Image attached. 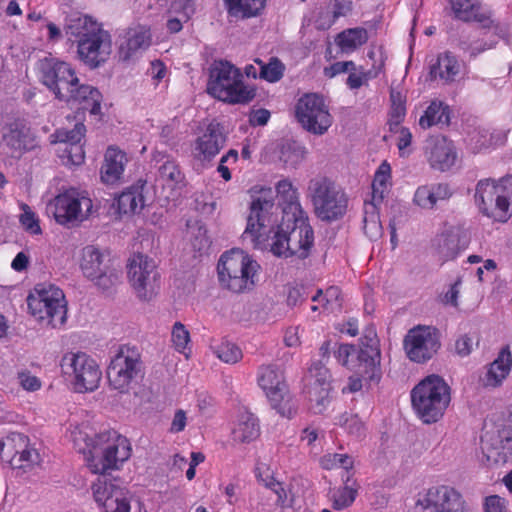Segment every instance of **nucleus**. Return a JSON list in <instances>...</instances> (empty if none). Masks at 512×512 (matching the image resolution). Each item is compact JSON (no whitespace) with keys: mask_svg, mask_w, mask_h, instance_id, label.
I'll return each instance as SVG.
<instances>
[{"mask_svg":"<svg viewBox=\"0 0 512 512\" xmlns=\"http://www.w3.org/2000/svg\"><path fill=\"white\" fill-rule=\"evenodd\" d=\"M39 454L35 449L29 448L28 445L21 449L18 455L13 456V458L8 461L12 468L15 469H26L32 467L34 464L38 463Z\"/></svg>","mask_w":512,"mask_h":512,"instance_id":"obj_52","label":"nucleus"},{"mask_svg":"<svg viewBox=\"0 0 512 512\" xmlns=\"http://www.w3.org/2000/svg\"><path fill=\"white\" fill-rule=\"evenodd\" d=\"M336 424L345 428L349 434L358 437L361 436L364 431V425L356 415H350L348 413L342 414L338 417Z\"/></svg>","mask_w":512,"mask_h":512,"instance_id":"obj_55","label":"nucleus"},{"mask_svg":"<svg viewBox=\"0 0 512 512\" xmlns=\"http://www.w3.org/2000/svg\"><path fill=\"white\" fill-rule=\"evenodd\" d=\"M313 302L320 303L325 309L330 311H337L341 309V292L336 286H331L323 292L318 290L314 296H312Z\"/></svg>","mask_w":512,"mask_h":512,"instance_id":"obj_47","label":"nucleus"},{"mask_svg":"<svg viewBox=\"0 0 512 512\" xmlns=\"http://www.w3.org/2000/svg\"><path fill=\"white\" fill-rule=\"evenodd\" d=\"M277 211L278 207L272 197L260 195L253 199L243 239H249L254 247L263 244L278 221Z\"/></svg>","mask_w":512,"mask_h":512,"instance_id":"obj_13","label":"nucleus"},{"mask_svg":"<svg viewBox=\"0 0 512 512\" xmlns=\"http://www.w3.org/2000/svg\"><path fill=\"white\" fill-rule=\"evenodd\" d=\"M226 137L218 123H210L194 142L192 154L200 162L211 161L224 147Z\"/></svg>","mask_w":512,"mask_h":512,"instance_id":"obj_23","label":"nucleus"},{"mask_svg":"<svg viewBox=\"0 0 512 512\" xmlns=\"http://www.w3.org/2000/svg\"><path fill=\"white\" fill-rule=\"evenodd\" d=\"M0 153L11 158H20L34 149L37 141L31 129L20 119H9L0 128Z\"/></svg>","mask_w":512,"mask_h":512,"instance_id":"obj_19","label":"nucleus"},{"mask_svg":"<svg viewBox=\"0 0 512 512\" xmlns=\"http://www.w3.org/2000/svg\"><path fill=\"white\" fill-rule=\"evenodd\" d=\"M142 370L139 350L134 346H120L107 368L109 385L120 393H126L132 383L141 377Z\"/></svg>","mask_w":512,"mask_h":512,"instance_id":"obj_11","label":"nucleus"},{"mask_svg":"<svg viewBox=\"0 0 512 512\" xmlns=\"http://www.w3.org/2000/svg\"><path fill=\"white\" fill-rule=\"evenodd\" d=\"M356 71V66L353 61L336 62L330 67L324 69L325 76L332 78L338 74Z\"/></svg>","mask_w":512,"mask_h":512,"instance_id":"obj_61","label":"nucleus"},{"mask_svg":"<svg viewBox=\"0 0 512 512\" xmlns=\"http://www.w3.org/2000/svg\"><path fill=\"white\" fill-rule=\"evenodd\" d=\"M378 204L365 202L363 209V229L371 240H377L382 236L383 229L379 216Z\"/></svg>","mask_w":512,"mask_h":512,"instance_id":"obj_37","label":"nucleus"},{"mask_svg":"<svg viewBox=\"0 0 512 512\" xmlns=\"http://www.w3.org/2000/svg\"><path fill=\"white\" fill-rule=\"evenodd\" d=\"M128 279L141 300H151L159 289V273L155 262L141 253L134 254L128 261Z\"/></svg>","mask_w":512,"mask_h":512,"instance_id":"obj_18","label":"nucleus"},{"mask_svg":"<svg viewBox=\"0 0 512 512\" xmlns=\"http://www.w3.org/2000/svg\"><path fill=\"white\" fill-rule=\"evenodd\" d=\"M267 0H223L230 22L244 21L262 14Z\"/></svg>","mask_w":512,"mask_h":512,"instance_id":"obj_28","label":"nucleus"},{"mask_svg":"<svg viewBox=\"0 0 512 512\" xmlns=\"http://www.w3.org/2000/svg\"><path fill=\"white\" fill-rule=\"evenodd\" d=\"M398 98H399L398 104L391 106L390 118H389V122H388L391 131L399 130V128H400L399 125L403 121L405 113H406V108L401 99V94H398Z\"/></svg>","mask_w":512,"mask_h":512,"instance_id":"obj_58","label":"nucleus"},{"mask_svg":"<svg viewBox=\"0 0 512 512\" xmlns=\"http://www.w3.org/2000/svg\"><path fill=\"white\" fill-rule=\"evenodd\" d=\"M188 233L191 236V243L195 250L204 251L210 245L207 229L199 221L188 222Z\"/></svg>","mask_w":512,"mask_h":512,"instance_id":"obj_50","label":"nucleus"},{"mask_svg":"<svg viewBox=\"0 0 512 512\" xmlns=\"http://www.w3.org/2000/svg\"><path fill=\"white\" fill-rule=\"evenodd\" d=\"M486 512H508L505 499L498 495L486 498Z\"/></svg>","mask_w":512,"mask_h":512,"instance_id":"obj_64","label":"nucleus"},{"mask_svg":"<svg viewBox=\"0 0 512 512\" xmlns=\"http://www.w3.org/2000/svg\"><path fill=\"white\" fill-rule=\"evenodd\" d=\"M451 401L449 385L438 375H430L411 391V402L417 416L425 423L437 422Z\"/></svg>","mask_w":512,"mask_h":512,"instance_id":"obj_5","label":"nucleus"},{"mask_svg":"<svg viewBox=\"0 0 512 512\" xmlns=\"http://www.w3.org/2000/svg\"><path fill=\"white\" fill-rule=\"evenodd\" d=\"M306 149L297 142H286L280 151V160L288 167L296 168L306 157Z\"/></svg>","mask_w":512,"mask_h":512,"instance_id":"obj_43","label":"nucleus"},{"mask_svg":"<svg viewBox=\"0 0 512 512\" xmlns=\"http://www.w3.org/2000/svg\"><path fill=\"white\" fill-rule=\"evenodd\" d=\"M260 265L240 249L225 252L217 265L221 286L234 293L251 291L258 281Z\"/></svg>","mask_w":512,"mask_h":512,"instance_id":"obj_4","label":"nucleus"},{"mask_svg":"<svg viewBox=\"0 0 512 512\" xmlns=\"http://www.w3.org/2000/svg\"><path fill=\"white\" fill-rule=\"evenodd\" d=\"M473 346V338L468 335H462L455 342V351L459 356L465 357L472 352Z\"/></svg>","mask_w":512,"mask_h":512,"instance_id":"obj_63","label":"nucleus"},{"mask_svg":"<svg viewBox=\"0 0 512 512\" xmlns=\"http://www.w3.org/2000/svg\"><path fill=\"white\" fill-rule=\"evenodd\" d=\"M368 40L367 30L364 28H352L341 32L337 42L343 51H351L365 44Z\"/></svg>","mask_w":512,"mask_h":512,"instance_id":"obj_42","label":"nucleus"},{"mask_svg":"<svg viewBox=\"0 0 512 512\" xmlns=\"http://www.w3.org/2000/svg\"><path fill=\"white\" fill-rule=\"evenodd\" d=\"M512 366V355L508 347L503 348L498 357L490 364L482 383L487 387L498 386L509 374Z\"/></svg>","mask_w":512,"mask_h":512,"instance_id":"obj_31","label":"nucleus"},{"mask_svg":"<svg viewBox=\"0 0 512 512\" xmlns=\"http://www.w3.org/2000/svg\"><path fill=\"white\" fill-rule=\"evenodd\" d=\"M500 193L512 196V175L501 178L498 183L491 179L480 180L475 190V202L479 210L481 211L483 206L492 205Z\"/></svg>","mask_w":512,"mask_h":512,"instance_id":"obj_26","label":"nucleus"},{"mask_svg":"<svg viewBox=\"0 0 512 512\" xmlns=\"http://www.w3.org/2000/svg\"><path fill=\"white\" fill-rule=\"evenodd\" d=\"M453 192L446 183H430L419 186L413 196V204L424 210H433L439 201L448 200Z\"/></svg>","mask_w":512,"mask_h":512,"instance_id":"obj_25","label":"nucleus"},{"mask_svg":"<svg viewBox=\"0 0 512 512\" xmlns=\"http://www.w3.org/2000/svg\"><path fill=\"white\" fill-rule=\"evenodd\" d=\"M65 34L77 42L79 60L90 69L104 65L112 53L111 34L88 15L73 14L67 19Z\"/></svg>","mask_w":512,"mask_h":512,"instance_id":"obj_3","label":"nucleus"},{"mask_svg":"<svg viewBox=\"0 0 512 512\" xmlns=\"http://www.w3.org/2000/svg\"><path fill=\"white\" fill-rule=\"evenodd\" d=\"M460 64L455 56L444 53L438 56L435 64L430 67V76L434 80L450 83L459 74Z\"/></svg>","mask_w":512,"mask_h":512,"instance_id":"obj_33","label":"nucleus"},{"mask_svg":"<svg viewBox=\"0 0 512 512\" xmlns=\"http://www.w3.org/2000/svg\"><path fill=\"white\" fill-rule=\"evenodd\" d=\"M295 115L302 128L314 135L325 134L333 122L323 97L316 93H307L298 100Z\"/></svg>","mask_w":512,"mask_h":512,"instance_id":"obj_16","label":"nucleus"},{"mask_svg":"<svg viewBox=\"0 0 512 512\" xmlns=\"http://www.w3.org/2000/svg\"><path fill=\"white\" fill-rule=\"evenodd\" d=\"M276 191L284 205L282 208L284 218L290 219L297 215L305 214L299 203L297 190L290 181L286 179L279 181L276 185Z\"/></svg>","mask_w":512,"mask_h":512,"instance_id":"obj_32","label":"nucleus"},{"mask_svg":"<svg viewBox=\"0 0 512 512\" xmlns=\"http://www.w3.org/2000/svg\"><path fill=\"white\" fill-rule=\"evenodd\" d=\"M481 449L488 464L504 463L507 460L505 445L499 437L488 438L486 434L481 438Z\"/></svg>","mask_w":512,"mask_h":512,"instance_id":"obj_40","label":"nucleus"},{"mask_svg":"<svg viewBox=\"0 0 512 512\" xmlns=\"http://www.w3.org/2000/svg\"><path fill=\"white\" fill-rule=\"evenodd\" d=\"M357 363L351 360L350 368L354 374L348 378L347 385L342 388V393H356L365 384L378 383L381 378L380 351L378 349L375 333L370 331L360 340Z\"/></svg>","mask_w":512,"mask_h":512,"instance_id":"obj_10","label":"nucleus"},{"mask_svg":"<svg viewBox=\"0 0 512 512\" xmlns=\"http://www.w3.org/2000/svg\"><path fill=\"white\" fill-rule=\"evenodd\" d=\"M309 374L313 382L310 386L332 387V376L325 364L319 360L311 364Z\"/></svg>","mask_w":512,"mask_h":512,"instance_id":"obj_51","label":"nucleus"},{"mask_svg":"<svg viewBox=\"0 0 512 512\" xmlns=\"http://www.w3.org/2000/svg\"><path fill=\"white\" fill-rule=\"evenodd\" d=\"M30 313L51 328L63 326L67 320V303L63 291L50 283L37 284L27 297Z\"/></svg>","mask_w":512,"mask_h":512,"instance_id":"obj_8","label":"nucleus"},{"mask_svg":"<svg viewBox=\"0 0 512 512\" xmlns=\"http://www.w3.org/2000/svg\"><path fill=\"white\" fill-rule=\"evenodd\" d=\"M451 9L459 20L479 22L483 28H489L493 21L487 11H482L478 0H450Z\"/></svg>","mask_w":512,"mask_h":512,"instance_id":"obj_27","label":"nucleus"},{"mask_svg":"<svg viewBox=\"0 0 512 512\" xmlns=\"http://www.w3.org/2000/svg\"><path fill=\"white\" fill-rule=\"evenodd\" d=\"M333 399L332 387L310 386L309 400L315 413H323Z\"/></svg>","mask_w":512,"mask_h":512,"instance_id":"obj_46","label":"nucleus"},{"mask_svg":"<svg viewBox=\"0 0 512 512\" xmlns=\"http://www.w3.org/2000/svg\"><path fill=\"white\" fill-rule=\"evenodd\" d=\"M255 62L260 65L259 77L261 79L273 83L283 77L285 67L279 59L271 58L267 64L260 59H256Z\"/></svg>","mask_w":512,"mask_h":512,"instance_id":"obj_48","label":"nucleus"},{"mask_svg":"<svg viewBox=\"0 0 512 512\" xmlns=\"http://www.w3.org/2000/svg\"><path fill=\"white\" fill-rule=\"evenodd\" d=\"M23 213L20 215V223L26 231L31 234H40L41 228L36 218V215L31 211L30 207L26 204L22 205Z\"/></svg>","mask_w":512,"mask_h":512,"instance_id":"obj_57","label":"nucleus"},{"mask_svg":"<svg viewBox=\"0 0 512 512\" xmlns=\"http://www.w3.org/2000/svg\"><path fill=\"white\" fill-rule=\"evenodd\" d=\"M107 255L94 246L83 249L81 269L86 278L103 291H109L120 283L121 271L110 263Z\"/></svg>","mask_w":512,"mask_h":512,"instance_id":"obj_17","label":"nucleus"},{"mask_svg":"<svg viewBox=\"0 0 512 512\" xmlns=\"http://www.w3.org/2000/svg\"><path fill=\"white\" fill-rule=\"evenodd\" d=\"M390 179V166L382 163L377 170L372 182V200L370 202L381 203L388 190Z\"/></svg>","mask_w":512,"mask_h":512,"instance_id":"obj_45","label":"nucleus"},{"mask_svg":"<svg viewBox=\"0 0 512 512\" xmlns=\"http://www.w3.org/2000/svg\"><path fill=\"white\" fill-rule=\"evenodd\" d=\"M322 466L325 469H332L339 466L349 470L353 467V459L347 454H329L323 457Z\"/></svg>","mask_w":512,"mask_h":512,"instance_id":"obj_56","label":"nucleus"},{"mask_svg":"<svg viewBox=\"0 0 512 512\" xmlns=\"http://www.w3.org/2000/svg\"><path fill=\"white\" fill-rule=\"evenodd\" d=\"M78 450L86 457L87 466L94 474H101L91 485L95 502L104 512H130L131 494L123 487L108 479L105 474L118 470L131 456L128 439L115 430H105L94 436L84 431L72 433Z\"/></svg>","mask_w":512,"mask_h":512,"instance_id":"obj_1","label":"nucleus"},{"mask_svg":"<svg viewBox=\"0 0 512 512\" xmlns=\"http://www.w3.org/2000/svg\"><path fill=\"white\" fill-rule=\"evenodd\" d=\"M92 207V200L87 192L71 188L57 195L47 209L57 223L73 226L87 219Z\"/></svg>","mask_w":512,"mask_h":512,"instance_id":"obj_14","label":"nucleus"},{"mask_svg":"<svg viewBox=\"0 0 512 512\" xmlns=\"http://www.w3.org/2000/svg\"><path fill=\"white\" fill-rule=\"evenodd\" d=\"M359 485L350 476H347L344 486L332 493L333 508L337 510L350 506L358 493Z\"/></svg>","mask_w":512,"mask_h":512,"instance_id":"obj_41","label":"nucleus"},{"mask_svg":"<svg viewBox=\"0 0 512 512\" xmlns=\"http://www.w3.org/2000/svg\"><path fill=\"white\" fill-rule=\"evenodd\" d=\"M41 79L56 96L67 103L82 105L91 114L101 109V93L93 86L80 83L74 68L67 62L54 58H45L40 63Z\"/></svg>","mask_w":512,"mask_h":512,"instance_id":"obj_2","label":"nucleus"},{"mask_svg":"<svg viewBox=\"0 0 512 512\" xmlns=\"http://www.w3.org/2000/svg\"><path fill=\"white\" fill-rule=\"evenodd\" d=\"M21 387L27 391H36L41 387V381L28 371L18 373Z\"/></svg>","mask_w":512,"mask_h":512,"instance_id":"obj_62","label":"nucleus"},{"mask_svg":"<svg viewBox=\"0 0 512 512\" xmlns=\"http://www.w3.org/2000/svg\"><path fill=\"white\" fill-rule=\"evenodd\" d=\"M440 347L439 335L431 326H417L410 329L404 338L407 357L416 363L431 359Z\"/></svg>","mask_w":512,"mask_h":512,"instance_id":"obj_20","label":"nucleus"},{"mask_svg":"<svg viewBox=\"0 0 512 512\" xmlns=\"http://www.w3.org/2000/svg\"><path fill=\"white\" fill-rule=\"evenodd\" d=\"M28 438L20 433H12L0 443V457L3 461H10L13 456L27 446Z\"/></svg>","mask_w":512,"mask_h":512,"instance_id":"obj_44","label":"nucleus"},{"mask_svg":"<svg viewBox=\"0 0 512 512\" xmlns=\"http://www.w3.org/2000/svg\"><path fill=\"white\" fill-rule=\"evenodd\" d=\"M511 206L512 196L500 193V196L495 197L492 205L483 206L480 212L495 221L506 222L511 217Z\"/></svg>","mask_w":512,"mask_h":512,"instance_id":"obj_38","label":"nucleus"},{"mask_svg":"<svg viewBox=\"0 0 512 512\" xmlns=\"http://www.w3.org/2000/svg\"><path fill=\"white\" fill-rule=\"evenodd\" d=\"M258 384L265 392L273 409L281 416L291 418L296 413L283 372L278 367L261 366L258 372Z\"/></svg>","mask_w":512,"mask_h":512,"instance_id":"obj_15","label":"nucleus"},{"mask_svg":"<svg viewBox=\"0 0 512 512\" xmlns=\"http://www.w3.org/2000/svg\"><path fill=\"white\" fill-rule=\"evenodd\" d=\"M310 197L316 216L326 222L342 218L348 206V198L344 191L332 180L318 175L308 184Z\"/></svg>","mask_w":512,"mask_h":512,"instance_id":"obj_9","label":"nucleus"},{"mask_svg":"<svg viewBox=\"0 0 512 512\" xmlns=\"http://www.w3.org/2000/svg\"><path fill=\"white\" fill-rule=\"evenodd\" d=\"M468 246V240L459 230H450L436 238L435 248L443 261L453 260Z\"/></svg>","mask_w":512,"mask_h":512,"instance_id":"obj_29","label":"nucleus"},{"mask_svg":"<svg viewBox=\"0 0 512 512\" xmlns=\"http://www.w3.org/2000/svg\"><path fill=\"white\" fill-rule=\"evenodd\" d=\"M214 354L228 364H235L242 359V351L235 344L229 342H223L216 346Z\"/></svg>","mask_w":512,"mask_h":512,"instance_id":"obj_53","label":"nucleus"},{"mask_svg":"<svg viewBox=\"0 0 512 512\" xmlns=\"http://www.w3.org/2000/svg\"><path fill=\"white\" fill-rule=\"evenodd\" d=\"M152 43L151 31L146 26H135L127 29L119 37L118 57L121 61H129L146 51Z\"/></svg>","mask_w":512,"mask_h":512,"instance_id":"obj_22","label":"nucleus"},{"mask_svg":"<svg viewBox=\"0 0 512 512\" xmlns=\"http://www.w3.org/2000/svg\"><path fill=\"white\" fill-rule=\"evenodd\" d=\"M313 242L314 233L306 213L290 219L282 217V223L272 238L271 251L276 256L304 259L309 255Z\"/></svg>","mask_w":512,"mask_h":512,"instance_id":"obj_6","label":"nucleus"},{"mask_svg":"<svg viewBox=\"0 0 512 512\" xmlns=\"http://www.w3.org/2000/svg\"><path fill=\"white\" fill-rule=\"evenodd\" d=\"M162 161L158 167L159 180L172 189H181L185 185V175L178 163L169 156H163Z\"/></svg>","mask_w":512,"mask_h":512,"instance_id":"obj_34","label":"nucleus"},{"mask_svg":"<svg viewBox=\"0 0 512 512\" xmlns=\"http://www.w3.org/2000/svg\"><path fill=\"white\" fill-rule=\"evenodd\" d=\"M61 369L79 393L96 390L102 378L97 362L84 352H67L61 359Z\"/></svg>","mask_w":512,"mask_h":512,"instance_id":"obj_12","label":"nucleus"},{"mask_svg":"<svg viewBox=\"0 0 512 512\" xmlns=\"http://www.w3.org/2000/svg\"><path fill=\"white\" fill-rule=\"evenodd\" d=\"M86 132V128L83 123H76L74 128L71 130L68 129H59L52 135L55 139L52 142H63L70 145L80 144L81 140L84 138Z\"/></svg>","mask_w":512,"mask_h":512,"instance_id":"obj_49","label":"nucleus"},{"mask_svg":"<svg viewBox=\"0 0 512 512\" xmlns=\"http://www.w3.org/2000/svg\"><path fill=\"white\" fill-rule=\"evenodd\" d=\"M242 74L228 61L215 62L210 68L207 92L229 104H246L255 97V90L243 83Z\"/></svg>","mask_w":512,"mask_h":512,"instance_id":"obj_7","label":"nucleus"},{"mask_svg":"<svg viewBox=\"0 0 512 512\" xmlns=\"http://www.w3.org/2000/svg\"><path fill=\"white\" fill-rule=\"evenodd\" d=\"M172 342L178 352L185 353L190 343V333L181 322H176L172 328Z\"/></svg>","mask_w":512,"mask_h":512,"instance_id":"obj_54","label":"nucleus"},{"mask_svg":"<svg viewBox=\"0 0 512 512\" xmlns=\"http://www.w3.org/2000/svg\"><path fill=\"white\" fill-rule=\"evenodd\" d=\"M127 158L124 152L109 147L101 167V179L106 184H114L121 179Z\"/></svg>","mask_w":512,"mask_h":512,"instance_id":"obj_30","label":"nucleus"},{"mask_svg":"<svg viewBox=\"0 0 512 512\" xmlns=\"http://www.w3.org/2000/svg\"><path fill=\"white\" fill-rule=\"evenodd\" d=\"M426 156L432 168L439 171H448L457 160V152L452 141L444 136L428 140Z\"/></svg>","mask_w":512,"mask_h":512,"instance_id":"obj_24","label":"nucleus"},{"mask_svg":"<svg viewBox=\"0 0 512 512\" xmlns=\"http://www.w3.org/2000/svg\"><path fill=\"white\" fill-rule=\"evenodd\" d=\"M256 477L266 488L277 486V481L274 479L272 471L265 464H259L256 467Z\"/></svg>","mask_w":512,"mask_h":512,"instance_id":"obj_60","label":"nucleus"},{"mask_svg":"<svg viewBox=\"0 0 512 512\" xmlns=\"http://www.w3.org/2000/svg\"><path fill=\"white\" fill-rule=\"evenodd\" d=\"M259 432L257 418L249 412H244L240 414L238 423L233 429V439L240 443L251 442L259 436Z\"/></svg>","mask_w":512,"mask_h":512,"instance_id":"obj_36","label":"nucleus"},{"mask_svg":"<svg viewBox=\"0 0 512 512\" xmlns=\"http://www.w3.org/2000/svg\"><path fill=\"white\" fill-rule=\"evenodd\" d=\"M449 111L441 101L434 100L430 103L424 114L419 119V126L422 129L431 128L437 124H448Z\"/></svg>","mask_w":512,"mask_h":512,"instance_id":"obj_39","label":"nucleus"},{"mask_svg":"<svg viewBox=\"0 0 512 512\" xmlns=\"http://www.w3.org/2000/svg\"><path fill=\"white\" fill-rule=\"evenodd\" d=\"M358 352L359 349L357 350L353 345L341 344L339 345L338 350L335 352V357L342 365L349 366L350 357L353 358L355 356L357 358Z\"/></svg>","mask_w":512,"mask_h":512,"instance_id":"obj_59","label":"nucleus"},{"mask_svg":"<svg viewBox=\"0 0 512 512\" xmlns=\"http://www.w3.org/2000/svg\"><path fill=\"white\" fill-rule=\"evenodd\" d=\"M142 190L143 182L141 181L137 185L123 191L117 199L119 213L134 214L140 211L144 206Z\"/></svg>","mask_w":512,"mask_h":512,"instance_id":"obj_35","label":"nucleus"},{"mask_svg":"<svg viewBox=\"0 0 512 512\" xmlns=\"http://www.w3.org/2000/svg\"><path fill=\"white\" fill-rule=\"evenodd\" d=\"M416 506L426 512H470L461 494L455 488L445 485L428 489L418 499Z\"/></svg>","mask_w":512,"mask_h":512,"instance_id":"obj_21","label":"nucleus"}]
</instances>
